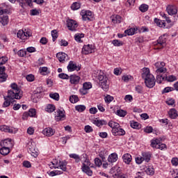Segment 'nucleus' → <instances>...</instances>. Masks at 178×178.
<instances>
[{
    "mask_svg": "<svg viewBox=\"0 0 178 178\" xmlns=\"http://www.w3.org/2000/svg\"><path fill=\"white\" fill-rule=\"evenodd\" d=\"M142 79L145 80V84L148 88L155 87V77L149 72V68H143Z\"/></svg>",
    "mask_w": 178,
    "mask_h": 178,
    "instance_id": "1",
    "label": "nucleus"
},
{
    "mask_svg": "<svg viewBox=\"0 0 178 178\" xmlns=\"http://www.w3.org/2000/svg\"><path fill=\"white\" fill-rule=\"evenodd\" d=\"M10 87L13 90L8 91L7 98H10V99H21L23 97V91L19 89L16 83H11Z\"/></svg>",
    "mask_w": 178,
    "mask_h": 178,
    "instance_id": "2",
    "label": "nucleus"
},
{
    "mask_svg": "<svg viewBox=\"0 0 178 178\" xmlns=\"http://www.w3.org/2000/svg\"><path fill=\"white\" fill-rule=\"evenodd\" d=\"M98 80L101 88H102L104 91H108V90H109V84H108V80H109V79L103 72L99 73Z\"/></svg>",
    "mask_w": 178,
    "mask_h": 178,
    "instance_id": "3",
    "label": "nucleus"
},
{
    "mask_svg": "<svg viewBox=\"0 0 178 178\" xmlns=\"http://www.w3.org/2000/svg\"><path fill=\"white\" fill-rule=\"evenodd\" d=\"M80 14L82 16L83 22H94V16L92 15V12L90 10H82Z\"/></svg>",
    "mask_w": 178,
    "mask_h": 178,
    "instance_id": "4",
    "label": "nucleus"
},
{
    "mask_svg": "<svg viewBox=\"0 0 178 178\" xmlns=\"http://www.w3.org/2000/svg\"><path fill=\"white\" fill-rule=\"evenodd\" d=\"M167 38L168 34H163L159 37L157 40V44H156V45L158 46L159 49H162V48H165V47H166Z\"/></svg>",
    "mask_w": 178,
    "mask_h": 178,
    "instance_id": "5",
    "label": "nucleus"
},
{
    "mask_svg": "<svg viewBox=\"0 0 178 178\" xmlns=\"http://www.w3.org/2000/svg\"><path fill=\"white\" fill-rule=\"evenodd\" d=\"M151 147L152 148H156V149H165L166 148V145L162 143H161V140L159 139H153L151 140Z\"/></svg>",
    "mask_w": 178,
    "mask_h": 178,
    "instance_id": "6",
    "label": "nucleus"
},
{
    "mask_svg": "<svg viewBox=\"0 0 178 178\" xmlns=\"http://www.w3.org/2000/svg\"><path fill=\"white\" fill-rule=\"evenodd\" d=\"M93 52L94 47L92 44H85L82 48V54L83 55H88V54H92Z\"/></svg>",
    "mask_w": 178,
    "mask_h": 178,
    "instance_id": "7",
    "label": "nucleus"
},
{
    "mask_svg": "<svg viewBox=\"0 0 178 178\" xmlns=\"http://www.w3.org/2000/svg\"><path fill=\"white\" fill-rule=\"evenodd\" d=\"M67 67L68 72H74V70L79 72V70L81 69V67L79 65H77V64H76V63H74V61H70Z\"/></svg>",
    "mask_w": 178,
    "mask_h": 178,
    "instance_id": "8",
    "label": "nucleus"
},
{
    "mask_svg": "<svg viewBox=\"0 0 178 178\" xmlns=\"http://www.w3.org/2000/svg\"><path fill=\"white\" fill-rule=\"evenodd\" d=\"M56 58L58 59L60 63H65L67 60H69V56L67 54L63 52H59L56 54Z\"/></svg>",
    "mask_w": 178,
    "mask_h": 178,
    "instance_id": "9",
    "label": "nucleus"
},
{
    "mask_svg": "<svg viewBox=\"0 0 178 178\" xmlns=\"http://www.w3.org/2000/svg\"><path fill=\"white\" fill-rule=\"evenodd\" d=\"M5 70H6L5 66H0V83L6 81V79H8V74L5 72Z\"/></svg>",
    "mask_w": 178,
    "mask_h": 178,
    "instance_id": "10",
    "label": "nucleus"
},
{
    "mask_svg": "<svg viewBox=\"0 0 178 178\" xmlns=\"http://www.w3.org/2000/svg\"><path fill=\"white\" fill-rule=\"evenodd\" d=\"M114 136H124L126 134V131L120 127V124L118 125V127L111 130Z\"/></svg>",
    "mask_w": 178,
    "mask_h": 178,
    "instance_id": "11",
    "label": "nucleus"
},
{
    "mask_svg": "<svg viewBox=\"0 0 178 178\" xmlns=\"http://www.w3.org/2000/svg\"><path fill=\"white\" fill-rule=\"evenodd\" d=\"M66 115H65V110H57V113L55 116V119L57 122L60 120H65Z\"/></svg>",
    "mask_w": 178,
    "mask_h": 178,
    "instance_id": "12",
    "label": "nucleus"
},
{
    "mask_svg": "<svg viewBox=\"0 0 178 178\" xmlns=\"http://www.w3.org/2000/svg\"><path fill=\"white\" fill-rule=\"evenodd\" d=\"M87 165L83 164L82 166V170L84 172V173L87 174L88 176H92V170L90 168V161H87Z\"/></svg>",
    "mask_w": 178,
    "mask_h": 178,
    "instance_id": "13",
    "label": "nucleus"
},
{
    "mask_svg": "<svg viewBox=\"0 0 178 178\" xmlns=\"http://www.w3.org/2000/svg\"><path fill=\"white\" fill-rule=\"evenodd\" d=\"M70 83L74 86H77L80 83V76L72 74L70 76Z\"/></svg>",
    "mask_w": 178,
    "mask_h": 178,
    "instance_id": "14",
    "label": "nucleus"
},
{
    "mask_svg": "<svg viewBox=\"0 0 178 178\" xmlns=\"http://www.w3.org/2000/svg\"><path fill=\"white\" fill-rule=\"evenodd\" d=\"M166 10L168 15L173 16L177 13V8L175 6L169 5L166 8Z\"/></svg>",
    "mask_w": 178,
    "mask_h": 178,
    "instance_id": "15",
    "label": "nucleus"
},
{
    "mask_svg": "<svg viewBox=\"0 0 178 178\" xmlns=\"http://www.w3.org/2000/svg\"><path fill=\"white\" fill-rule=\"evenodd\" d=\"M42 134L44 136H47V137H52L55 134V130L51 127H48L42 131Z\"/></svg>",
    "mask_w": 178,
    "mask_h": 178,
    "instance_id": "16",
    "label": "nucleus"
},
{
    "mask_svg": "<svg viewBox=\"0 0 178 178\" xmlns=\"http://www.w3.org/2000/svg\"><path fill=\"white\" fill-rule=\"evenodd\" d=\"M122 159L124 163H126L127 165H130V163L133 160V158L131 157V154L127 153L122 156Z\"/></svg>",
    "mask_w": 178,
    "mask_h": 178,
    "instance_id": "17",
    "label": "nucleus"
},
{
    "mask_svg": "<svg viewBox=\"0 0 178 178\" xmlns=\"http://www.w3.org/2000/svg\"><path fill=\"white\" fill-rule=\"evenodd\" d=\"M138 31V28L135 26L134 28H130L124 31L126 35H134Z\"/></svg>",
    "mask_w": 178,
    "mask_h": 178,
    "instance_id": "18",
    "label": "nucleus"
},
{
    "mask_svg": "<svg viewBox=\"0 0 178 178\" xmlns=\"http://www.w3.org/2000/svg\"><path fill=\"white\" fill-rule=\"evenodd\" d=\"M9 17L6 14H3V10L0 11V23H8Z\"/></svg>",
    "mask_w": 178,
    "mask_h": 178,
    "instance_id": "19",
    "label": "nucleus"
},
{
    "mask_svg": "<svg viewBox=\"0 0 178 178\" xmlns=\"http://www.w3.org/2000/svg\"><path fill=\"white\" fill-rule=\"evenodd\" d=\"M108 163H115L118 161V154L113 153L110 154L107 159Z\"/></svg>",
    "mask_w": 178,
    "mask_h": 178,
    "instance_id": "20",
    "label": "nucleus"
},
{
    "mask_svg": "<svg viewBox=\"0 0 178 178\" xmlns=\"http://www.w3.org/2000/svg\"><path fill=\"white\" fill-rule=\"evenodd\" d=\"M110 19L113 22H116V23H122V22H123V18H122L120 15H112L110 17Z\"/></svg>",
    "mask_w": 178,
    "mask_h": 178,
    "instance_id": "21",
    "label": "nucleus"
},
{
    "mask_svg": "<svg viewBox=\"0 0 178 178\" xmlns=\"http://www.w3.org/2000/svg\"><path fill=\"white\" fill-rule=\"evenodd\" d=\"M67 27L70 31H76V29L79 27L78 23H67Z\"/></svg>",
    "mask_w": 178,
    "mask_h": 178,
    "instance_id": "22",
    "label": "nucleus"
},
{
    "mask_svg": "<svg viewBox=\"0 0 178 178\" xmlns=\"http://www.w3.org/2000/svg\"><path fill=\"white\" fill-rule=\"evenodd\" d=\"M93 124L97 126V127H101V126L108 124V122L105 120H95Z\"/></svg>",
    "mask_w": 178,
    "mask_h": 178,
    "instance_id": "23",
    "label": "nucleus"
},
{
    "mask_svg": "<svg viewBox=\"0 0 178 178\" xmlns=\"http://www.w3.org/2000/svg\"><path fill=\"white\" fill-rule=\"evenodd\" d=\"M1 131H4L5 133H11L13 134V128H10L8 126L6 125H2L0 127Z\"/></svg>",
    "mask_w": 178,
    "mask_h": 178,
    "instance_id": "24",
    "label": "nucleus"
},
{
    "mask_svg": "<svg viewBox=\"0 0 178 178\" xmlns=\"http://www.w3.org/2000/svg\"><path fill=\"white\" fill-rule=\"evenodd\" d=\"M145 172L149 176H154V175H155V170L154 169V166H152V165H149V166L147 167Z\"/></svg>",
    "mask_w": 178,
    "mask_h": 178,
    "instance_id": "25",
    "label": "nucleus"
},
{
    "mask_svg": "<svg viewBox=\"0 0 178 178\" xmlns=\"http://www.w3.org/2000/svg\"><path fill=\"white\" fill-rule=\"evenodd\" d=\"M168 115L170 119H176L177 118V111H176L175 108H172L168 111Z\"/></svg>",
    "mask_w": 178,
    "mask_h": 178,
    "instance_id": "26",
    "label": "nucleus"
},
{
    "mask_svg": "<svg viewBox=\"0 0 178 178\" xmlns=\"http://www.w3.org/2000/svg\"><path fill=\"white\" fill-rule=\"evenodd\" d=\"M3 147H6V148H12L13 147V144H12V139H5L3 141Z\"/></svg>",
    "mask_w": 178,
    "mask_h": 178,
    "instance_id": "27",
    "label": "nucleus"
},
{
    "mask_svg": "<svg viewBox=\"0 0 178 178\" xmlns=\"http://www.w3.org/2000/svg\"><path fill=\"white\" fill-rule=\"evenodd\" d=\"M142 158L143 161H145L147 163L151 161V153L149 152H143L142 153Z\"/></svg>",
    "mask_w": 178,
    "mask_h": 178,
    "instance_id": "28",
    "label": "nucleus"
},
{
    "mask_svg": "<svg viewBox=\"0 0 178 178\" xmlns=\"http://www.w3.org/2000/svg\"><path fill=\"white\" fill-rule=\"evenodd\" d=\"M157 27H161L162 29H170L173 24L170 23H156Z\"/></svg>",
    "mask_w": 178,
    "mask_h": 178,
    "instance_id": "29",
    "label": "nucleus"
},
{
    "mask_svg": "<svg viewBox=\"0 0 178 178\" xmlns=\"http://www.w3.org/2000/svg\"><path fill=\"white\" fill-rule=\"evenodd\" d=\"M17 38H20L21 40H27V37H26V32L22 30L17 32Z\"/></svg>",
    "mask_w": 178,
    "mask_h": 178,
    "instance_id": "30",
    "label": "nucleus"
},
{
    "mask_svg": "<svg viewBox=\"0 0 178 178\" xmlns=\"http://www.w3.org/2000/svg\"><path fill=\"white\" fill-rule=\"evenodd\" d=\"M10 152V149L9 147H6V146H3L1 149H0V154L1 155H8Z\"/></svg>",
    "mask_w": 178,
    "mask_h": 178,
    "instance_id": "31",
    "label": "nucleus"
},
{
    "mask_svg": "<svg viewBox=\"0 0 178 178\" xmlns=\"http://www.w3.org/2000/svg\"><path fill=\"white\" fill-rule=\"evenodd\" d=\"M81 38H84V33H76L74 35V40L77 42H83Z\"/></svg>",
    "mask_w": 178,
    "mask_h": 178,
    "instance_id": "32",
    "label": "nucleus"
},
{
    "mask_svg": "<svg viewBox=\"0 0 178 178\" xmlns=\"http://www.w3.org/2000/svg\"><path fill=\"white\" fill-rule=\"evenodd\" d=\"M81 8V4L79 2H74L71 6L72 10H79Z\"/></svg>",
    "mask_w": 178,
    "mask_h": 178,
    "instance_id": "33",
    "label": "nucleus"
},
{
    "mask_svg": "<svg viewBox=\"0 0 178 178\" xmlns=\"http://www.w3.org/2000/svg\"><path fill=\"white\" fill-rule=\"evenodd\" d=\"M70 158H72V159L75 160V162L76 163H79V162H80V161H81V159H80V156H79V154H70L69 155Z\"/></svg>",
    "mask_w": 178,
    "mask_h": 178,
    "instance_id": "34",
    "label": "nucleus"
},
{
    "mask_svg": "<svg viewBox=\"0 0 178 178\" xmlns=\"http://www.w3.org/2000/svg\"><path fill=\"white\" fill-rule=\"evenodd\" d=\"M67 165V162L66 161H60V165L58 166V168H60V169H61V170H63V172H66V170H67V168H66V166Z\"/></svg>",
    "mask_w": 178,
    "mask_h": 178,
    "instance_id": "35",
    "label": "nucleus"
},
{
    "mask_svg": "<svg viewBox=\"0 0 178 178\" xmlns=\"http://www.w3.org/2000/svg\"><path fill=\"white\" fill-rule=\"evenodd\" d=\"M28 148H29V152H31V154H32L33 156H34V158H36V156H38V152L35 151V148L34 147H32L31 145H29Z\"/></svg>",
    "mask_w": 178,
    "mask_h": 178,
    "instance_id": "36",
    "label": "nucleus"
},
{
    "mask_svg": "<svg viewBox=\"0 0 178 178\" xmlns=\"http://www.w3.org/2000/svg\"><path fill=\"white\" fill-rule=\"evenodd\" d=\"M131 127H132V129H136L137 130H139V129H141V124L138 122L132 121L131 122Z\"/></svg>",
    "mask_w": 178,
    "mask_h": 178,
    "instance_id": "37",
    "label": "nucleus"
},
{
    "mask_svg": "<svg viewBox=\"0 0 178 178\" xmlns=\"http://www.w3.org/2000/svg\"><path fill=\"white\" fill-rule=\"evenodd\" d=\"M55 111V106L54 104H49L46 108V111L52 113Z\"/></svg>",
    "mask_w": 178,
    "mask_h": 178,
    "instance_id": "38",
    "label": "nucleus"
},
{
    "mask_svg": "<svg viewBox=\"0 0 178 178\" xmlns=\"http://www.w3.org/2000/svg\"><path fill=\"white\" fill-rule=\"evenodd\" d=\"M70 101L72 104H76V102H79V97L77 95H72L70 97Z\"/></svg>",
    "mask_w": 178,
    "mask_h": 178,
    "instance_id": "39",
    "label": "nucleus"
},
{
    "mask_svg": "<svg viewBox=\"0 0 178 178\" xmlns=\"http://www.w3.org/2000/svg\"><path fill=\"white\" fill-rule=\"evenodd\" d=\"M113 45L114 47H122L123 45V42L119 40H113L112 42Z\"/></svg>",
    "mask_w": 178,
    "mask_h": 178,
    "instance_id": "40",
    "label": "nucleus"
},
{
    "mask_svg": "<svg viewBox=\"0 0 178 178\" xmlns=\"http://www.w3.org/2000/svg\"><path fill=\"white\" fill-rule=\"evenodd\" d=\"M116 115H118V116H120V118H124V116L127 115V112L124 111V110H118Z\"/></svg>",
    "mask_w": 178,
    "mask_h": 178,
    "instance_id": "41",
    "label": "nucleus"
},
{
    "mask_svg": "<svg viewBox=\"0 0 178 178\" xmlns=\"http://www.w3.org/2000/svg\"><path fill=\"white\" fill-rule=\"evenodd\" d=\"M108 126L109 127H111L112 130H113V129H116L117 127H119V123L115 122L113 121H110L108 122Z\"/></svg>",
    "mask_w": 178,
    "mask_h": 178,
    "instance_id": "42",
    "label": "nucleus"
},
{
    "mask_svg": "<svg viewBox=\"0 0 178 178\" xmlns=\"http://www.w3.org/2000/svg\"><path fill=\"white\" fill-rule=\"evenodd\" d=\"M8 96L4 97V102L3 104V108H8V106H10V101H9V99H8Z\"/></svg>",
    "mask_w": 178,
    "mask_h": 178,
    "instance_id": "43",
    "label": "nucleus"
},
{
    "mask_svg": "<svg viewBox=\"0 0 178 178\" xmlns=\"http://www.w3.org/2000/svg\"><path fill=\"white\" fill-rule=\"evenodd\" d=\"M76 111L78 112H84L86 111V106L84 105H78L75 106Z\"/></svg>",
    "mask_w": 178,
    "mask_h": 178,
    "instance_id": "44",
    "label": "nucleus"
},
{
    "mask_svg": "<svg viewBox=\"0 0 178 178\" xmlns=\"http://www.w3.org/2000/svg\"><path fill=\"white\" fill-rule=\"evenodd\" d=\"M49 97H50V98H52V99H54L55 101L59 100V93H58V92L50 93Z\"/></svg>",
    "mask_w": 178,
    "mask_h": 178,
    "instance_id": "45",
    "label": "nucleus"
},
{
    "mask_svg": "<svg viewBox=\"0 0 178 178\" xmlns=\"http://www.w3.org/2000/svg\"><path fill=\"white\" fill-rule=\"evenodd\" d=\"M83 88L88 91L90 88H92V84L90 82H85L83 84Z\"/></svg>",
    "mask_w": 178,
    "mask_h": 178,
    "instance_id": "46",
    "label": "nucleus"
},
{
    "mask_svg": "<svg viewBox=\"0 0 178 178\" xmlns=\"http://www.w3.org/2000/svg\"><path fill=\"white\" fill-rule=\"evenodd\" d=\"M51 37H52V40L53 42H55V41H56V38H58V31L56 30H53L51 31Z\"/></svg>",
    "mask_w": 178,
    "mask_h": 178,
    "instance_id": "47",
    "label": "nucleus"
},
{
    "mask_svg": "<svg viewBox=\"0 0 178 178\" xmlns=\"http://www.w3.org/2000/svg\"><path fill=\"white\" fill-rule=\"evenodd\" d=\"M17 55L19 56V58H24L26 55H27V51L23 49H20L19 51H17Z\"/></svg>",
    "mask_w": 178,
    "mask_h": 178,
    "instance_id": "48",
    "label": "nucleus"
},
{
    "mask_svg": "<svg viewBox=\"0 0 178 178\" xmlns=\"http://www.w3.org/2000/svg\"><path fill=\"white\" fill-rule=\"evenodd\" d=\"M28 113L29 114L30 118H35V115H37V112L35 108L29 109Z\"/></svg>",
    "mask_w": 178,
    "mask_h": 178,
    "instance_id": "49",
    "label": "nucleus"
},
{
    "mask_svg": "<svg viewBox=\"0 0 178 178\" xmlns=\"http://www.w3.org/2000/svg\"><path fill=\"white\" fill-rule=\"evenodd\" d=\"M104 100H105V102L106 104H111V102H112V101H113V97L109 95H107L105 97H104Z\"/></svg>",
    "mask_w": 178,
    "mask_h": 178,
    "instance_id": "50",
    "label": "nucleus"
},
{
    "mask_svg": "<svg viewBox=\"0 0 178 178\" xmlns=\"http://www.w3.org/2000/svg\"><path fill=\"white\" fill-rule=\"evenodd\" d=\"M58 77L60 79H62L63 80H69V79L70 78V76H69V75H67V74H65V73L59 74Z\"/></svg>",
    "mask_w": 178,
    "mask_h": 178,
    "instance_id": "51",
    "label": "nucleus"
},
{
    "mask_svg": "<svg viewBox=\"0 0 178 178\" xmlns=\"http://www.w3.org/2000/svg\"><path fill=\"white\" fill-rule=\"evenodd\" d=\"M139 10H140V12H147V10H148V5L147 4H142L140 7H139Z\"/></svg>",
    "mask_w": 178,
    "mask_h": 178,
    "instance_id": "52",
    "label": "nucleus"
},
{
    "mask_svg": "<svg viewBox=\"0 0 178 178\" xmlns=\"http://www.w3.org/2000/svg\"><path fill=\"white\" fill-rule=\"evenodd\" d=\"M154 66L156 69H161V67H165L164 62H157L154 64Z\"/></svg>",
    "mask_w": 178,
    "mask_h": 178,
    "instance_id": "53",
    "label": "nucleus"
},
{
    "mask_svg": "<svg viewBox=\"0 0 178 178\" xmlns=\"http://www.w3.org/2000/svg\"><path fill=\"white\" fill-rule=\"evenodd\" d=\"M165 80H166L167 81H170V82L176 81L177 78H176V76H174V75H170V76H166V77H165Z\"/></svg>",
    "mask_w": 178,
    "mask_h": 178,
    "instance_id": "54",
    "label": "nucleus"
},
{
    "mask_svg": "<svg viewBox=\"0 0 178 178\" xmlns=\"http://www.w3.org/2000/svg\"><path fill=\"white\" fill-rule=\"evenodd\" d=\"M8 61V57L6 56H0V66L2 65H5Z\"/></svg>",
    "mask_w": 178,
    "mask_h": 178,
    "instance_id": "55",
    "label": "nucleus"
},
{
    "mask_svg": "<svg viewBox=\"0 0 178 178\" xmlns=\"http://www.w3.org/2000/svg\"><path fill=\"white\" fill-rule=\"evenodd\" d=\"M84 130L86 133H92V131H94V129H92V127L90 125H86Z\"/></svg>",
    "mask_w": 178,
    "mask_h": 178,
    "instance_id": "56",
    "label": "nucleus"
},
{
    "mask_svg": "<svg viewBox=\"0 0 178 178\" xmlns=\"http://www.w3.org/2000/svg\"><path fill=\"white\" fill-rule=\"evenodd\" d=\"M162 80H165V76H162V75H161V74H158L156 76V81H157V83H159V84H161V83H162Z\"/></svg>",
    "mask_w": 178,
    "mask_h": 178,
    "instance_id": "57",
    "label": "nucleus"
},
{
    "mask_svg": "<svg viewBox=\"0 0 178 178\" xmlns=\"http://www.w3.org/2000/svg\"><path fill=\"white\" fill-rule=\"evenodd\" d=\"M95 163L98 168H100L102 165V161L101 159H99V158L95 159Z\"/></svg>",
    "mask_w": 178,
    "mask_h": 178,
    "instance_id": "58",
    "label": "nucleus"
},
{
    "mask_svg": "<svg viewBox=\"0 0 178 178\" xmlns=\"http://www.w3.org/2000/svg\"><path fill=\"white\" fill-rule=\"evenodd\" d=\"M135 161H136V163L138 165H141V163H143V162H144V160H143V156H138V157H136Z\"/></svg>",
    "mask_w": 178,
    "mask_h": 178,
    "instance_id": "59",
    "label": "nucleus"
},
{
    "mask_svg": "<svg viewBox=\"0 0 178 178\" xmlns=\"http://www.w3.org/2000/svg\"><path fill=\"white\" fill-rule=\"evenodd\" d=\"M23 9H26V0H16Z\"/></svg>",
    "mask_w": 178,
    "mask_h": 178,
    "instance_id": "60",
    "label": "nucleus"
},
{
    "mask_svg": "<svg viewBox=\"0 0 178 178\" xmlns=\"http://www.w3.org/2000/svg\"><path fill=\"white\" fill-rule=\"evenodd\" d=\"M166 72V68L165 67H161V68L156 69V72L157 74H160V73H165Z\"/></svg>",
    "mask_w": 178,
    "mask_h": 178,
    "instance_id": "61",
    "label": "nucleus"
},
{
    "mask_svg": "<svg viewBox=\"0 0 178 178\" xmlns=\"http://www.w3.org/2000/svg\"><path fill=\"white\" fill-rule=\"evenodd\" d=\"M171 163L173 165V166H177L178 158H172L171 160Z\"/></svg>",
    "mask_w": 178,
    "mask_h": 178,
    "instance_id": "62",
    "label": "nucleus"
},
{
    "mask_svg": "<svg viewBox=\"0 0 178 178\" xmlns=\"http://www.w3.org/2000/svg\"><path fill=\"white\" fill-rule=\"evenodd\" d=\"M26 80L27 81H34V75L33 74H29L26 76Z\"/></svg>",
    "mask_w": 178,
    "mask_h": 178,
    "instance_id": "63",
    "label": "nucleus"
},
{
    "mask_svg": "<svg viewBox=\"0 0 178 178\" xmlns=\"http://www.w3.org/2000/svg\"><path fill=\"white\" fill-rule=\"evenodd\" d=\"M115 176L118 178H126V176H124V175H123L122 172H117L115 174Z\"/></svg>",
    "mask_w": 178,
    "mask_h": 178,
    "instance_id": "64",
    "label": "nucleus"
}]
</instances>
